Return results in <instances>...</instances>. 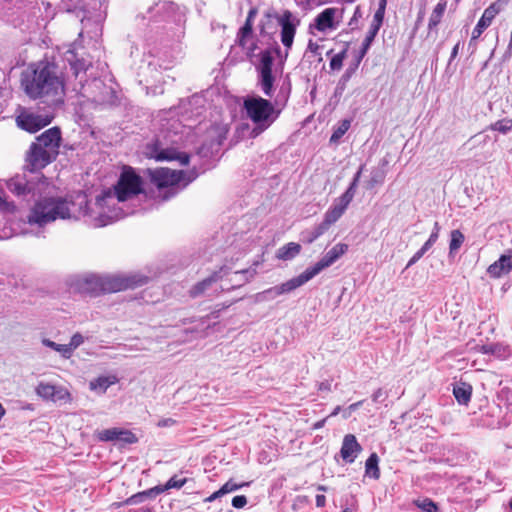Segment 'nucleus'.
I'll list each match as a JSON object with an SVG mask.
<instances>
[{
	"instance_id": "obj_1",
	"label": "nucleus",
	"mask_w": 512,
	"mask_h": 512,
	"mask_svg": "<svg viewBox=\"0 0 512 512\" xmlns=\"http://www.w3.org/2000/svg\"><path fill=\"white\" fill-rule=\"evenodd\" d=\"M7 189L16 197L27 202L34 201L27 216L28 223L39 227L57 220L78 221L82 217L92 226L94 210L88 207L86 195L72 197L50 195V183L41 173H19L6 183Z\"/></svg>"
},
{
	"instance_id": "obj_2",
	"label": "nucleus",
	"mask_w": 512,
	"mask_h": 512,
	"mask_svg": "<svg viewBox=\"0 0 512 512\" xmlns=\"http://www.w3.org/2000/svg\"><path fill=\"white\" fill-rule=\"evenodd\" d=\"M142 192V179L131 167L124 168L113 189L102 191L96 197L93 227H104L126 216L117 203L124 202Z\"/></svg>"
},
{
	"instance_id": "obj_3",
	"label": "nucleus",
	"mask_w": 512,
	"mask_h": 512,
	"mask_svg": "<svg viewBox=\"0 0 512 512\" xmlns=\"http://www.w3.org/2000/svg\"><path fill=\"white\" fill-rule=\"evenodd\" d=\"M148 280L147 276L138 273L106 276L91 274L75 277L70 283V288L80 294L92 296L134 289L145 285Z\"/></svg>"
},
{
	"instance_id": "obj_4",
	"label": "nucleus",
	"mask_w": 512,
	"mask_h": 512,
	"mask_svg": "<svg viewBox=\"0 0 512 512\" xmlns=\"http://www.w3.org/2000/svg\"><path fill=\"white\" fill-rule=\"evenodd\" d=\"M21 83L25 93L32 99L57 96L67 89V83L64 84L57 75L56 66L49 62L32 64L22 74Z\"/></svg>"
},
{
	"instance_id": "obj_5",
	"label": "nucleus",
	"mask_w": 512,
	"mask_h": 512,
	"mask_svg": "<svg viewBox=\"0 0 512 512\" xmlns=\"http://www.w3.org/2000/svg\"><path fill=\"white\" fill-rule=\"evenodd\" d=\"M61 140V130L57 126L49 128L36 137L26 153L27 171L23 173H41L43 168L55 161L59 155Z\"/></svg>"
},
{
	"instance_id": "obj_6",
	"label": "nucleus",
	"mask_w": 512,
	"mask_h": 512,
	"mask_svg": "<svg viewBox=\"0 0 512 512\" xmlns=\"http://www.w3.org/2000/svg\"><path fill=\"white\" fill-rule=\"evenodd\" d=\"M247 117L252 121L253 127L250 136L256 138L270 128L279 118L281 108L268 99L260 96L248 97L243 105Z\"/></svg>"
},
{
	"instance_id": "obj_7",
	"label": "nucleus",
	"mask_w": 512,
	"mask_h": 512,
	"mask_svg": "<svg viewBox=\"0 0 512 512\" xmlns=\"http://www.w3.org/2000/svg\"><path fill=\"white\" fill-rule=\"evenodd\" d=\"M149 174L151 182L158 188L164 201L177 195L197 177L194 172L175 171L168 168L150 170Z\"/></svg>"
},
{
	"instance_id": "obj_8",
	"label": "nucleus",
	"mask_w": 512,
	"mask_h": 512,
	"mask_svg": "<svg viewBox=\"0 0 512 512\" xmlns=\"http://www.w3.org/2000/svg\"><path fill=\"white\" fill-rule=\"evenodd\" d=\"M281 49L276 46L273 50L265 49L259 53V64L256 66L257 84L263 94L271 98L274 94L275 77L272 72L274 54L280 55Z\"/></svg>"
},
{
	"instance_id": "obj_9",
	"label": "nucleus",
	"mask_w": 512,
	"mask_h": 512,
	"mask_svg": "<svg viewBox=\"0 0 512 512\" xmlns=\"http://www.w3.org/2000/svg\"><path fill=\"white\" fill-rule=\"evenodd\" d=\"M70 87L77 95L95 104L107 103L109 101L108 96L112 93V89L107 87L99 78L86 79L84 82L77 83L69 81L67 82V89Z\"/></svg>"
},
{
	"instance_id": "obj_10",
	"label": "nucleus",
	"mask_w": 512,
	"mask_h": 512,
	"mask_svg": "<svg viewBox=\"0 0 512 512\" xmlns=\"http://www.w3.org/2000/svg\"><path fill=\"white\" fill-rule=\"evenodd\" d=\"M277 22L281 27L280 38L283 46L286 49V59L288 56V52L293 45L296 29L297 26L300 24V20L296 18L291 11L284 10L281 16L277 18Z\"/></svg>"
},
{
	"instance_id": "obj_11",
	"label": "nucleus",
	"mask_w": 512,
	"mask_h": 512,
	"mask_svg": "<svg viewBox=\"0 0 512 512\" xmlns=\"http://www.w3.org/2000/svg\"><path fill=\"white\" fill-rule=\"evenodd\" d=\"M347 250V244L338 243L334 245L329 251H327L318 262H316L313 266L308 267L307 269L312 274V276L315 277L322 270L334 264L342 255L347 252Z\"/></svg>"
},
{
	"instance_id": "obj_12",
	"label": "nucleus",
	"mask_w": 512,
	"mask_h": 512,
	"mask_svg": "<svg viewBox=\"0 0 512 512\" xmlns=\"http://www.w3.org/2000/svg\"><path fill=\"white\" fill-rule=\"evenodd\" d=\"M52 116L41 115L37 113H22L20 114L16 121L17 125L30 133H35L45 126L49 125L52 121Z\"/></svg>"
},
{
	"instance_id": "obj_13",
	"label": "nucleus",
	"mask_w": 512,
	"mask_h": 512,
	"mask_svg": "<svg viewBox=\"0 0 512 512\" xmlns=\"http://www.w3.org/2000/svg\"><path fill=\"white\" fill-rule=\"evenodd\" d=\"M337 8H326L320 12L314 19V22L309 25V29H316L319 32L325 33L337 29L339 22L335 21Z\"/></svg>"
},
{
	"instance_id": "obj_14",
	"label": "nucleus",
	"mask_w": 512,
	"mask_h": 512,
	"mask_svg": "<svg viewBox=\"0 0 512 512\" xmlns=\"http://www.w3.org/2000/svg\"><path fill=\"white\" fill-rule=\"evenodd\" d=\"M97 438L102 442L119 441L125 444H134L138 441V438L133 432L117 427L99 431Z\"/></svg>"
},
{
	"instance_id": "obj_15",
	"label": "nucleus",
	"mask_w": 512,
	"mask_h": 512,
	"mask_svg": "<svg viewBox=\"0 0 512 512\" xmlns=\"http://www.w3.org/2000/svg\"><path fill=\"white\" fill-rule=\"evenodd\" d=\"M501 6L498 2L490 4L483 12L481 18L478 20L475 28L472 31V39H477L481 36L486 28H488L494 18L500 13Z\"/></svg>"
},
{
	"instance_id": "obj_16",
	"label": "nucleus",
	"mask_w": 512,
	"mask_h": 512,
	"mask_svg": "<svg viewBox=\"0 0 512 512\" xmlns=\"http://www.w3.org/2000/svg\"><path fill=\"white\" fill-rule=\"evenodd\" d=\"M361 451L362 447L355 435L347 434L344 436L340 454L346 463H353Z\"/></svg>"
},
{
	"instance_id": "obj_17",
	"label": "nucleus",
	"mask_w": 512,
	"mask_h": 512,
	"mask_svg": "<svg viewBox=\"0 0 512 512\" xmlns=\"http://www.w3.org/2000/svg\"><path fill=\"white\" fill-rule=\"evenodd\" d=\"M67 60L70 64V71L72 72V75L74 77L73 83L86 81V73L88 68L91 66V63L83 58H77V56L72 52L71 57H68ZM69 81L72 83L70 79L68 80V82Z\"/></svg>"
},
{
	"instance_id": "obj_18",
	"label": "nucleus",
	"mask_w": 512,
	"mask_h": 512,
	"mask_svg": "<svg viewBox=\"0 0 512 512\" xmlns=\"http://www.w3.org/2000/svg\"><path fill=\"white\" fill-rule=\"evenodd\" d=\"M227 129L222 125H213L208 130V135L211 138L209 142V146L207 147V151L213 152L214 150H218V148L222 145L223 141L226 139ZM206 147L203 145L199 149V154H206Z\"/></svg>"
},
{
	"instance_id": "obj_19",
	"label": "nucleus",
	"mask_w": 512,
	"mask_h": 512,
	"mask_svg": "<svg viewBox=\"0 0 512 512\" xmlns=\"http://www.w3.org/2000/svg\"><path fill=\"white\" fill-rule=\"evenodd\" d=\"M153 157L157 161H173L178 160L181 165H187L189 163V155L186 153H180L174 148L158 149V144H155L153 149Z\"/></svg>"
},
{
	"instance_id": "obj_20",
	"label": "nucleus",
	"mask_w": 512,
	"mask_h": 512,
	"mask_svg": "<svg viewBox=\"0 0 512 512\" xmlns=\"http://www.w3.org/2000/svg\"><path fill=\"white\" fill-rule=\"evenodd\" d=\"M229 269L226 266L220 267L218 271H215L212 275L207 277L206 279L198 282L195 284L191 290L190 295L192 297H198L201 294H203L213 283L217 282L218 280L222 279L223 276L228 274Z\"/></svg>"
},
{
	"instance_id": "obj_21",
	"label": "nucleus",
	"mask_w": 512,
	"mask_h": 512,
	"mask_svg": "<svg viewBox=\"0 0 512 512\" xmlns=\"http://www.w3.org/2000/svg\"><path fill=\"white\" fill-rule=\"evenodd\" d=\"M512 271V252L509 254H503L500 258L492 263L488 269V274L493 278H500L501 276L508 274Z\"/></svg>"
},
{
	"instance_id": "obj_22",
	"label": "nucleus",
	"mask_w": 512,
	"mask_h": 512,
	"mask_svg": "<svg viewBox=\"0 0 512 512\" xmlns=\"http://www.w3.org/2000/svg\"><path fill=\"white\" fill-rule=\"evenodd\" d=\"M477 352L482 354L493 355L498 359L505 360L510 356V348L508 345L502 343H491L484 345H477L475 347Z\"/></svg>"
},
{
	"instance_id": "obj_23",
	"label": "nucleus",
	"mask_w": 512,
	"mask_h": 512,
	"mask_svg": "<svg viewBox=\"0 0 512 512\" xmlns=\"http://www.w3.org/2000/svg\"><path fill=\"white\" fill-rule=\"evenodd\" d=\"M312 278H314V277L309 272V270L306 269L300 275H298L294 278H291L288 281L278 285L281 295L294 291L298 287H300V286L304 285L305 283H307L308 281H310Z\"/></svg>"
},
{
	"instance_id": "obj_24",
	"label": "nucleus",
	"mask_w": 512,
	"mask_h": 512,
	"mask_svg": "<svg viewBox=\"0 0 512 512\" xmlns=\"http://www.w3.org/2000/svg\"><path fill=\"white\" fill-rule=\"evenodd\" d=\"M301 252V245L296 242H289L281 246L276 252V258L283 261L293 260Z\"/></svg>"
},
{
	"instance_id": "obj_25",
	"label": "nucleus",
	"mask_w": 512,
	"mask_h": 512,
	"mask_svg": "<svg viewBox=\"0 0 512 512\" xmlns=\"http://www.w3.org/2000/svg\"><path fill=\"white\" fill-rule=\"evenodd\" d=\"M291 91H292V84H291L290 76L287 74L284 77L282 84L279 88L278 94L274 100L275 105L279 106L281 109L284 108L288 103V100L291 95Z\"/></svg>"
},
{
	"instance_id": "obj_26",
	"label": "nucleus",
	"mask_w": 512,
	"mask_h": 512,
	"mask_svg": "<svg viewBox=\"0 0 512 512\" xmlns=\"http://www.w3.org/2000/svg\"><path fill=\"white\" fill-rule=\"evenodd\" d=\"M453 394L460 405H467L471 400L472 386L465 382H460L453 388Z\"/></svg>"
},
{
	"instance_id": "obj_27",
	"label": "nucleus",
	"mask_w": 512,
	"mask_h": 512,
	"mask_svg": "<svg viewBox=\"0 0 512 512\" xmlns=\"http://www.w3.org/2000/svg\"><path fill=\"white\" fill-rule=\"evenodd\" d=\"M447 2L446 0H440L438 4L433 9L431 16L429 18L428 22V29L429 31H433L437 28L438 24L441 22V19L444 15V12L446 10Z\"/></svg>"
},
{
	"instance_id": "obj_28",
	"label": "nucleus",
	"mask_w": 512,
	"mask_h": 512,
	"mask_svg": "<svg viewBox=\"0 0 512 512\" xmlns=\"http://www.w3.org/2000/svg\"><path fill=\"white\" fill-rule=\"evenodd\" d=\"M327 231L328 228H326L322 223H319L313 228L303 231L301 233V239L303 242L311 244Z\"/></svg>"
},
{
	"instance_id": "obj_29",
	"label": "nucleus",
	"mask_w": 512,
	"mask_h": 512,
	"mask_svg": "<svg viewBox=\"0 0 512 512\" xmlns=\"http://www.w3.org/2000/svg\"><path fill=\"white\" fill-rule=\"evenodd\" d=\"M158 490L155 487L138 492L126 499L125 504L137 505L144 502L148 498H156L158 496Z\"/></svg>"
},
{
	"instance_id": "obj_30",
	"label": "nucleus",
	"mask_w": 512,
	"mask_h": 512,
	"mask_svg": "<svg viewBox=\"0 0 512 512\" xmlns=\"http://www.w3.org/2000/svg\"><path fill=\"white\" fill-rule=\"evenodd\" d=\"M116 382L117 378L115 376H100L90 382V389L105 393L106 390Z\"/></svg>"
},
{
	"instance_id": "obj_31",
	"label": "nucleus",
	"mask_w": 512,
	"mask_h": 512,
	"mask_svg": "<svg viewBox=\"0 0 512 512\" xmlns=\"http://www.w3.org/2000/svg\"><path fill=\"white\" fill-rule=\"evenodd\" d=\"M344 210L335 203L325 212L324 219L321 222L326 228H330L332 224L337 222L344 214Z\"/></svg>"
},
{
	"instance_id": "obj_32",
	"label": "nucleus",
	"mask_w": 512,
	"mask_h": 512,
	"mask_svg": "<svg viewBox=\"0 0 512 512\" xmlns=\"http://www.w3.org/2000/svg\"><path fill=\"white\" fill-rule=\"evenodd\" d=\"M379 458L376 453H372L365 463V474L372 479H379L380 469L378 466Z\"/></svg>"
},
{
	"instance_id": "obj_33",
	"label": "nucleus",
	"mask_w": 512,
	"mask_h": 512,
	"mask_svg": "<svg viewBox=\"0 0 512 512\" xmlns=\"http://www.w3.org/2000/svg\"><path fill=\"white\" fill-rule=\"evenodd\" d=\"M186 482V478H179L177 475H174L164 485L155 486V489H159L158 495H160L170 489H180L186 484Z\"/></svg>"
},
{
	"instance_id": "obj_34",
	"label": "nucleus",
	"mask_w": 512,
	"mask_h": 512,
	"mask_svg": "<svg viewBox=\"0 0 512 512\" xmlns=\"http://www.w3.org/2000/svg\"><path fill=\"white\" fill-rule=\"evenodd\" d=\"M350 126L351 121L349 119H344L340 121L333 130V133L330 137V143H338L340 139L345 135V133L349 130Z\"/></svg>"
},
{
	"instance_id": "obj_35",
	"label": "nucleus",
	"mask_w": 512,
	"mask_h": 512,
	"mask_svg": "<svg viewBox=\"0 0 512 512\" xmlns=\"http://www.w3.org/2000/svg\"><path fill=\"white\" fill-rule=\"evenodd\" d=\"M464 240V234L460 230H452L450 233L449 255L456 253L462 246Z\"/></svg>"
},
{
	"instance_id": "obj_36",
	"label": "nucleus",
	"mask_w": 512,
	"mask_h": 512,
	"mask_svg": "<svg viewBox=\"0 0 512 512\" xmlns=\"http://www.w3.org/2000/svg\"><path fill=\"white\" fill-rule=\"evenodd\" d=\"M176 10H178V6L174 2L163 1L157 3L151 11H155V13H164V17H171Z\"/></svg>"
},
{
	"instance_id": "obj_37",
	"label": "nucleus",
	"mask_w": 512,
	"mask_h": 512,
	"mask_svg": "<svg viewBox=\"0 0 512 512\" xmlns=\"http://www.w3.org/2000/svg\"><path fill=\"white\" fill-rule=\"evenodd\" d=\"M362 59L359 58L358 55L355 56V59L352 63L349 64V66L346 68L344 74L341 76L339 80V85L344 87L346 83L350 80V78L355 74L357 71Z\"/></svg>"
},
{
	"instance_id": "obj_38",
	"label": "nucleus",
	"mask_w": 512,
	"mask_h": 512,
	"mask_svg": "<svg viewBox=\"0 0 512 512\" xmlns=\"http://www.w3.org/2000/svg\"><path fill=\"white\" fill-rule=\"evenodd\" d=\"M56 385L40 382L36 387V393L44 400L53 399V391Z\"/></svg>"
},
{
	"instance_id": "obj_39",
	"label": "nucleus",
	"mask_w": 512,
	"mask_h": 512,
	"mask_svg": "<svg viewBox=\"0 0 512 512\" xmlns=\"http://www.w3.org/2000/svg\"><path fill=\"white\" fill-rule=\"evenodd\" d=\"M493 131H498L502 134H507L512 130V119L504 118L491 124L489 127Z\"/></svg>"
},
{
	"instance_id": "obj_40",
	"label": "nucleus",
	"mask_w": 512,
	"mask_h": 512,
	"mask_svg": "<svg viewBox=\"0 0 512 512\" xmlns=\"http://www.w3.org/2000/svg\"><path fill=\"white\" fill-rule=\"evenodd\" d=\"M355 194L356 191L348 187L347 190L335 201V204L345 211L352 202Z\"/></svg>"
},
{
	"instance_id": "obj_41",
	"label": "nucleus",
	"mask_w": 512,
	"mask_h": 512,
	"mask_svg": "<svg viewBox=\"0 0 512 512\" xmlns=\"http://www.w3.org/2000/svg\"><path fill=\"white\" fill-rule=\"evenodd\" d=\"M377 33L373 32L372 30H368L365 39L362 42L361 49L358 51L357 55L360 59H363L364 56L367 54L372 42L374 41Z\"/></svg>"
},
{
	"instance_id": "obj_42",
	"label": "nucleus",
	"mask_w": 512,
	"mask_h": 512,
	"mask_svg": "<svg viewBox=\"0 0 512 512\" xmlns=\"http://www.w3.org/2000/svg\"><path fill=\"white\" fill-rule=\"evenodd\" d=\"M84 343V337L80 333H75L71 339L69 344H65L66 348L68 349L66 354L67 357L70 358L73 351L78 348L80 345Z\"/></svg>"
},
{
	"instance_id": "obj_43",
	"label": "nucleus",
	"mask_w": 512,
	"mask_h": 512,
	"mask_svg": "<svg viewBox=\"0 0 512 512\" xmlns=\"http://www.w3.org/2000/svg\"><path fill=\"white\" fill-rule=\"evenodd\" d=\"M385 180V172L379 169H375L371 172L370 179L368 181V188H374L376 185L383 184Z\"/></svg>"
},
{
	"instance_id": "obj_44",
	"label": "nucleus",
	"mask_w": 512,
	"mask_h": 512,
	"mask_svg": "<svg viewBox=\"0 0 512 512\" xmlns=\"http://www.w3.org/2000/svg\"><path fill=\"white\" fill-rule=\"evenodd\" d=\"M42 344L48 348H51V349L59 352L63 358L68 359L67 354H66L68 349L66 348L65 344H58L48 338H43Z\"/></svg>"
},
{
	"instance_id": "obj_45",
	"label": "nucleus",
	"mask_w": 512,
	"mask_h": 512,
	"mask_svg": "<svg viewBox=\"0 0 512 512\" xmlns=\"http://www.w3.org/2000/svg\"><path fill=\"white\" fill-rule=\"evenodd\" d=\"M70 400V393L68 390L62 386H55V389L53 391V399L50 401L58 402V401H69Z\"/></svg>"
},
{
	"instance_id": "obj_46",
	"label": "nucleus",
	"mask_w": 512,
	"mask_h": 512,
	"mask_svg": "<svg viewBox=\"0 0 512 512\" xmlns=\"http://www.w3.org/2000/svg\"><path fill=\"white\" fill-rule=\"evenodd\" d=\"M249 483H236L233 479L228 480L226 483H224L220 488V493L225 495L231 492H234L244 486H248Z\"/></svg>"
},
{
	"instance_id": "obj_47",
	"label": "nucleus",
	"mask_w": 512,
	"mask_h": 512,
	"mask_svg": "<svg viewBox=\"0 0 512 512\" xmlns=\"http://www.w3.org/2000/svg\"><path fill=\"white\" fill-rule=\"evenodd\" d=\"M417 506L424 512H438L437 504L429 498L418 500Z\"/></svg>"
},
{
	"instance_id": "obj_48",
	"label": "nucleus",
	"mask_w": 512,
	"mask_h": 512,
	"mask_svg": "<svg viewBox=\"0 0 512 512\" xmlns=\"http://www.w3.org/2000/svg\"><path fill=\"white\" fill-rule=\"evenodd\" d=\"M346 57V49H344L343 51L335 54L331 60H330V68L331 70H340L342 68V65H343V61Z\"/></svg>"
},
{
	"instance_id": "obj_49",
	"label": "nucleus",
	"mask_w": 512,
	"mask_h": 512,
	"mask_svg": "<svg viewBox=\"0 0 512 512\" xmlns=\"http://www.w3.org/2000/svg\"><path fill=\"white\" fill-rule=\"evenodd\" d=\"M260 295L264 299L271 300V299H274V298L280 296L281 293H280L279 286L277 285V286H274V287L264 290Z\"/></svg>"
},
{
	"instance_id": "obj_50",
	"label": "nucleus",
	"mask_w": 512,
	"mask_h": 512,
	"mask_svg": "<svg viewBox=\"0 0 512 512\" xmlns=\"http://www.w3.org/2000/svg\"><path fill=\"white\" fill-rule=\"evenodd\" d=\"M252 31H253V26L252 24H244L240 30H239V33H238V37H239V44L240 45H243V39L250 36L252 34Z\"/></svg>"
},
{
	"instance_id": "obj_51",
	"label": "nucleus",
	"mask_w": 512,
	"mask_h": 512,
	"mask_svg": "<svg viewBox=\"0 0 512 512\" xmlns=\"http://www.w3.org/2000/svg\"><path fill=\"white\" fill-rule=\"evenodd\" d=\"M247 504V497L245 495H237L232 499V506L236 509H241Z\"/></svg>"
},
{
	"instance_id": "obj_52",
	"label": "nucleus",
	"mask_w": 512,
	"mask_h": 512,
	"mask_svg": "<svg viewBox=\"0 0 512 512\" xmlns=\"http://www.w3.org/2000/svg\"><path fill=\"white\" fill-rule=\"evenodd\" d=\"M363 170H364V165H361L359 167L358 171L355 173L350 185L348 186L349 188H352L355 191L357 190Z\"/></svg>"
},
{
	"instance_id": "obj_53",
	"label": "nucleus",
	"mask_w": 512,
	"mask_h": 512,
	"mask_svg": "<svg viewBox=\"0 0 512 512\" xmlns=\"http://www.w3.org/2000/svg\"><path fill=\"white\" fill-rule=\"evenodd\" d=\"M426 252L420 248L411 258L410 260L408 261L407 265H406V268H409L411 266H413L414 264H416L425 254Z\"/></svg>"
},
{
	"instance_id": "obj_54",
	"label": "nucleus",
	"mask_w": 512,
	"mask_h": 512,
	"mask_svg": "<svg viewBox=\"0 0 512 512\" xmlns=\"http://www.w3.org/2000/svg\"><path fill=\"white\" fill-rule=\"evenodd\" d=\"M387 398V394L383 391L382 388H378L372 394L373 402H382Z\"/></svg>"
},
{
	"instance_id": "obj_55",
	"label": "nucleus",
	"mask_w": 512,
	"mask_h": 512,
	"mask_svg": "<svg viewBox=\"0 0 512 512\" xmlns=\"http://www.w3.org/2000/svg\"><path fill=\"white\" fill-rule=\"evenodd\" d=\"M361 17H362L361 9H360L359 6H357L355 8V11H354V14H353L352 18L349 21V26L354 28L357 25L359 18H361Z\"/></svg>"
},
{
	"instance_id": "obj_56",
	"label": "nucleus",
	"mask_w": 512,
	"mask_h": 512,
	"mask_svg": "<svg viewBox=\"0 0 512 512\" xmlns=\"http://www.w3.org/2000/svg\"><path fill=\"white\" fill-rule=\"evenodd\" d=\"M236 275H241L244 277L243 283L249 281V278H252L255 275V270L243 269L241 271L235 272Z\"/></svg>"
},
{
	"instance_id": "obj_57",
	"label": "nucleus",
	"mask_w": 512,
	"mask_h": 512,
	"mask_svg": "<svg viewBox=\"0 0 512 512\" xmlns=\"http://www.w3.org/2000/svg\"><path fill=\"white\" fill-rule=\"evenodd\" d=\"M331 385H332V383L330 380H324L319 383L318 389L320 391H331Z\"/></svg>"
},
{
	"instance_id": "obj_58",
	"label": "nucleus",
	"mask_w": 512,
	"mask_h": 512,
	"mask_svg": "<svg viewBox=\"0 0 512 512\" xmlns=\"http://www.w3.org/2000/svg\"><path fill=\"white\" fill-rule=\"evenodd\" d=\"M256 14H257V9L256 8H251L249 10V12H248L245 24H252L253 25V20H254V17L256 16Z\"/></svg>"
},
{
	"instance_id": "obj_59",
	"label": "nucleus",
	"mask_w": 512,
	"mask_h": 512,
	"mask_svg": "<svg viewBox=\"0 0 512 512\" xmlns=\"http://www.w3.org/2000/svg\"><path fill=\"white\" fill-rule=\"evenodd\" d=\"M176 423V421L172 418H166V419H162L158 422V426L159 427H169V426H172Z\"/></svg>"
},
{
	"instance_id": "obj_60",
	"label": "nucleus",
	"mask_w": 512,
	"mask_h": 512,
	"mask_svg": "<svg viewBox=\"0 0 512 512\" xmlns=\"http://www.w3.org/2000/svg\"><path fill=\"white\" fill-rule=\"evenodd\" d=\"M384 15H385L384 8H383V7H378V9L376 10V12L374 13L373 18H374V19H376V20H379V21L383 22V20H384Z\"/></svg>"
},
{
	"instance_id": "obj_61",
	"label": "nucleus",
	"mask_w": 512,
	"mask_h": 512,
	"mask_svg": "<svg viewBox=\"0 0 512 512\" xmlns=\"http://www.w3.org/2000/svg\"><path fill=\"white\" fill-rule=\"evenodd\" d=\"M382 23L383 22L373 18L372 23H371L369 29L378 34L379 29H380Z\"/></svg>"
},
{
	"instance_id": "obj_62",
	"label": "nucleus",
	"mask_w": 512,
	"mask_h": 512,
	"mask_svg": "<svg viewBox=\"0 0 512 512\" xmlns=\"http://www.w3.org/2000/svg\"><path fill=\"white\" fill-rule=\"evenodd\" d=\"M222 496H224V495L220 493V489H219V490L215 491L214 493H212L210 496H208L205 499V502H208V503L213 502Z\"/></svg>"
},
{
	"instance_id": "obj_63",
	"label": "nucleus",
	"mask_w": 512,
	"mask_h": 512,
	"mask_svg": "<svg viewBox=\"0 0 512 512\" xmlns=\"http://www.w3.org/2000/svg\"><path fill=\"white\" fill-rule=\"evenodd\" d=\"M460 48V42L456 43L455 46L452 48L449 63H451L458 55Z\"/></svg>"
},
{
	"instance_id": "obj_64",
	"label": "nucleus",
	"mask_w": 512,
	"mask_h": 512,
	"mask_svg": "<svg viewBox=\"0 0 512 512\" xmlns=\"http://www.w3.org/2000/svg\"><path fill=\"white\" fill-rule=\"evenodd\" d=\"M326 505V497L323 494L316 495V506L324 507Z\"/></svg>"
}]
</instances>
